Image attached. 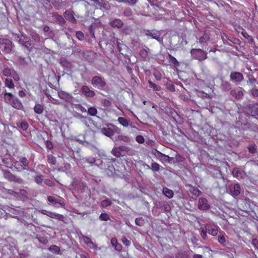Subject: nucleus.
Instances as JSON below:
<instances>
[{"mask_svg":"<svg viewBox=\"0 0 258 258\" xmlns=\"http://www.w3.org/2000/svg\"><path fill=\"white\" fill-rule=\"evenodd\" d=\"M191 55L194 59L203 61L207 58V53L201 49H191Z\"/></svg>","mask_w":258,"mask_h":258,"instance_id":"f257e3e1","label":"nucleus"},{"mask_svg":"<svg viewBox=\"0 0 258 258\" xmlns=\"http://www.w3.org/2000/svg\"><path fill=\"white\" fill-rule=\"evenodd\" d=\"M12 42L8 39L2 38L0 39V48L4 52L9 53L12 49Z\"/></svg>","mask_w":258,"mask_h":258,"instance_id":"f03ea898","label":"nucleus"},{"mask_svg":"<svg viewBox=\"0 0 258 258\" xmlns=\"http://www.w3.org/2000/svg\"><path fill=\"white\" fill-rule=\"evenodd\" d=\"M47 200L55 208H58L60 207L65 208L66 203L63 198L59 199L54 196H49L47 197Z\"/></svg>","mask_w":258,"mask_h":258,"instance_id":"7ed1b4c3","label":"nucleus"},{"mask_svg":"<svg viewBox=\"0 0 258 258\" xmlns=\"http://www.w3.org/2000/svg\"><path fill=\"white\" fill-rule=\"evenodd\" d=\"M4 177L10 182H14L19 184L23 183L22 178L13 174L10 171H4Z\"/></svg>","mask_w":258,"mask_h":258,"instance_id":"20e7f679","label":"nucleus"},{"mask_svg":"<svg viewBox=\"0 0 258 258\" xmlns=\"http://www.w3.org/2000/svg\"><path fill=\"white\" fill-rule=\"evenodd\" d=\"M92 85L95 87L103 88L106 85L104 79L100 76H94L91 80Z\"/></svg>","mask_w":258,"mask_h":258,"instance_id":"39448f33","label":"nucleus"},{"mask_svg":"<svg viewBox=\"0 0 258 258\" xmlns=\"http://www.w3.org/2000/svg\"><path fill=\"white\" fill-rule=\"evenodd\" d=\"M115 126L109 123L107 124L106 127H103L101 129V132L104 135L108 137H111L114 136L115 132Z\"/></svg>","mask_w":258,"mask_h":258,"instance_id":"423d86ee","label":"nucleus"},{"mask_svg":"<svg viewBox=\"0 0 258 258\" xmlns=\"http://www.w3.org/2000/svg\"><path fill=\"white\" fill-rule=\"evenodd\" d=\"M198 207L201 211H206L210 208V206L206 198H200L199 199Z\"/></svg>","mask_w":258,"mask_h":258,"instance_id":"0eeeda50","label":"nucleus"},{"mask_svg":"<svg viewBox=\"0 0 258 258\" xmlns=\"http://www.w3.org/2000/svg\"><path fill=\"white\" fill-rule=\"evenodd\" d=\"M231 81L235 83H240L243 80V75L238 72H232L230 75Z\"/></svg>","mask_w":258,"mask_h":258,"instance_id":"6e6552de","label":"nucleus"},{"mask_svg":"<svg viewBox=\"0 0 258 258\" xmlns=\"http://www.w3.org/2000/svg\"><path fill=\"white\" fill-rule=\"evenodd\" d=\"M155 156L157 157V159H159L162 162H163V161H164L165 162L170 163L171 161L173 159V157H170L168 155H166L164 154H163L157 150Z\"/></svg>","mask_w":258,"mask_h":258,"instance_id":"1a4fd4ad","label":"nucleus"},{"mask_svg":"<svg viewBox=\"0 0 258 258\" xmlns=\"http://www.w3.org/2000/svg\"><path fill=\"white\" fill-rule=\"evenodd\" d=\"M81 91L82 93L87 97H93L95 95V92L90 90L87 86H83L81 88Z\"/></svg>","mask_w":258,"mask_h":258,"instance_id":"9d476101","label":"nucleus"},{"mask_svg":"<svg viewBox=\"0 0 258 258\" xmlns=\"http://www.w3.org/2000/svg\"><path fill=\"white\" fill-rule=\"evenodd\" d=\"M230 191L233 197H237L240 194L241 188L239 183H235L229 187Z\"/></svg>","mask_w":258,"mask_h":258,"instance_id":"9b49d317","label":"nucleus"},{"mask_svg":"<svg viewBox=\"0 0 258 258\" xmlns=\"http://www.w3.org/2000/svg\"><path fill=\"white\" fill-rule=\"evenodd\" d=\"M230 94L236 99H239L243 96V89L241 88L232 89L230 91Z\"/></svg>","mask_w":258,"mask_h":258,"instance_id":"f8f14e48","label":"nucleus"},{"mask_svg":"<svg viewBox=\"0 0 258 258\" xmlns=\"http://www.w3.org/2000/svg\"><path fill=\"white\" fill-rule=\"evenodd\" d=\"M10 105L14 108L19 110H21L23 108V105L21 100L15 96H14Z\"/></svg>","mask_w":258,"mask_h":258,"instance_id":"ddd939ff","label":"nucleus"},{"mask_svg":"<svg viewBox=\"0 0 258 258\" xmlns=\"http://www.w3.org/2000/svg\"><path fill=\"white\" fill-rule=\"evenodd\" d=\"M58 96L67 102H70L72 99V95L63 91L58 92Z\"/></svg>","mask_w":258,"mask_h":258,"instance_id":"4468645a","label":"nucleus"},{"mask_svg":"<svg viewBox=\"0 0 258 258\" xmlns=\"http://www.w3.org/2000/svg\"><path fill=\"white\" fill-rule=\"evenodd\" d=\"M3 94L4 102L10 105L15 96L12 93L7 92L6 91L4 92Z\"/></svg>","mask_w":258,"mask_h":258,"instance_id":"2eb2a0df","label":"nucleus"},{"mask_svg":"<svg viewBox=\"0 0 258 258\" xmlns=\"http://www.w3.org/2000/svg\"><path fill=\"white\" fill-rule=\"evenodd\" d=\"M117 47L118 51L121 54L125 53L128 48L127 46L125 44H123L122 41L118 40L117 41Z\"/></svg>","mask_w":258,"mask_h":258,"instance_id":"dca6fc26","label":"nucleus"},{"mask_svg":"<svg viewBox=\"0 0 258 258\" xmlns=\"http://www.w3.org/2000/svg\"><path fill=\"white\" fill-rule=\"evenodd\" d=\"M109 24L112 27L120 28L122 27L123 23L120 19H115L110 21Z\"/></svg>","mask_w":258,"mask_h":258,"instance_id":"f3484780","label":"nucleus"},{"mask_svg":"<svg viewBox=\"0 0 258 258\" xmlns=\"http://www.w3.org/2000/svg\"><path fill=\"white\" fill-rule=\"evenodd\" d=\"M188 190L192 195H194L196 197L200 196L202 194V191L199 190L197 187L193 186L191 185L188 186Z\"/></svg>","mask_w":258,"mask_h":258,"instance_id":"a211bd4d","label":"nucleus"},{"mask_svg":"<svg viewBox=\"0 0 258 258\" xmlns=\"http://www.w3.org/2000/svg\"><path fill=\"white\" fill-rule=\"evenodd\" d=\"M145 34L147 36H150L152 38L156 39L159 41L160 40V34L158 32H152L150 30H147L145 32Z\"/></svg>","mask_w":258,"mask_h":258,"instance_id":"6ab92c4d","label":"nucleus"},{"mask_svg":"<svg viewBox=\"0 0 258 258\" xmlns=\"http://www.w3.org/2000/svg\"><path fill=\"white\" fill-rule=\"evenodd\" d=\"M83 239L85 243L90 248L92 249H95L97 247L96 244H95L92 240V239L87 236H83Z\"/></svg>","mask_w":258,"mask_h":258,"instance_id":"aec40b11","label":"nucleus"},{"mask_svg":"<svg viewBox=\"0 0 258 258\" xmlns=\"http://www.w3.org/2000/svg\"><path fill=\"white\" fill-rule=\"evenodd\" d=\"M64 17L65 18L69 21L75 23L76 22V20L73 14L70 11H66L64 13Z\"/></svg>","mask_w":258,"mask_h":258,"instance_id":"412c9836","label":"nucleus"},{"mask_svg":"<svg viewBox=\"0 0 258 258\" xmlns=\"http://www.w3.org/2000/svg\"><path fill=\"white\" fill-rule=\"evenodd\" d=\"M33 109L35 113L38 114H42L44 110V106L39 103H36Z\"/></svg>","mask_w":258,"mask_h":258,"instance_id":"4be33fe9","label":"nucleus"},{"mask_svg":"<svg viewBox=\"0 0 258 258\" xmlns=\"http://www.w3.org/2000/svg\"><path fill=\"white\" fill-rule=\"evenodd\" d=\"M205 228L208 233L212 236H216L218 234V227H213L211 226H205Z\"/></svg>","mask_w":258,"mask_h":258,"instance_id":"5701e85b","label":"nucleus"},{"mask_svg":"<svg viewBox=\"0 0 258 258\" xmlns=\"http://www.w3.org/2000/svg\"><path fill=\"white\" fill-rule=\"evenodd\" d=\"M209 39L210 35L208 33L205 32L203 33V35L200 37L199 42L201 44H204L206 43Z\"/></svg>","mask_w":258,"mask_h":258,"instance_id":"b1692460","label":"nucleus"},{"mask_svg":"<svg viewBox=\"0 0 258 258\" xmlns=\"http://www.w3.org/2000/svg\"><path fill=\"white\" fill-rule=\"evenodd\" d=\"M48 216L52 218L57 219L61 221H63L64 218V217L61 214L51 212L48 213Z\"/></svg>","mask_w":258,"mask_h":258,"instance_id":"393cba45","label":"nucleus"},{"mask_svg":"<svg viewBox=\"0 0 258 258\" xmlns=\"http://www.w3.org/2000/svg\"><path fill=\"white\" fill-rule=\"evenodd\" d=\"M168 58L175 68H177L179 66V63L175 57L170 54H168Z\"/></svg>","mask_w":258,"mask_h":258,"instance_id":"a878e982","label":"nucleus"},{"mask_svg":"<svg viewBox=\"0 0 258 258\" xmlns=\"http://www.w3.org/2000/svg\"><path fill=\"white\" fill-rule=\"evenodd\" d=\"M47 160L50 165H55L56 164V158L52 154H48L47 155Z\"/></svg>","mask_w":258,"mask_h":258,"instance_id":"bb28decb","label":"nucleus"},{"mask_svg":"<svg viewBox=\"0 0 258 258\" xmlns=\"http://www.w3.org/2000/svg\"><path fill=\"white\" fill-rule=\"evenodd\" d=\"M5 86L10 89H13L15 88V84L13 80L11 79L7 78L5 81Z\"/></svg>","mask_w":258,"mask_h":258,"instance_id":"cd10ccee","label":"nucleus"},{"mask_svg":"<svg viewBox=\"0 0 258 258\" xmlns=\"http://www.w3.org/2000/svg\"><path fill=\"white\" fill-rule=\"evenodd\" d=\"M14 72L13 68H5L3 71V74L6 77H11Z\"/></svg>","mask_w":258,"mask_h":258,"instance_id":"c85d7f7f","label":"nucleus"},{"mask_svg":"<svg viewBox=\"0 0 258 258\" xmlns=\"http://www.w3.org/2000/svg\"><path fill=\"white\" fill-rule=\"evenodd\" d=\"M163 192L164 195L168 198H171L173 196V191L167 187L163 188Z\"/></svg>","mask_w":258,"mask_h":258,"instance_id":"c756f323","label":"nucleus"},{"mask_svg":"<svg viewBox=\"0 0 258 258\" xmlns=\"http://www.w3.org/2000/svg\"><path fill=\"white\" fill-rule=\"evenodd\" d=\"M71 169V165L68 163H65L63 166L58 169L59 171H64L66 172H70Z\"/></svg>","mask_w":258,"mask_h":258,"instance_id":"7c9ffc66","label":"nucleus"},{"mask_svg":"<svg viewBox=\"0 0 258 258\" xmlns=\"http://www.w3.org/2000/svg\"><path fill=\"white\" fill-rule=\"evenodd\" d=\"M118 121L123 126L127 127L128 125L129 120L123 117H119L118 118Z\"/></svg>","mask_w":258,"mask_h":258,"instance_id":"2f4dec72","label":"nucleus"},{"mask_svg":"<svg viewBox=\"0 0 258 258\" xmlns=\"http://www.w3.org/2000/svg\"><path fill=\"white\" fill-rule=\"evenodd\" d=\"M149 87L152 88L155 91H159L161 90V87L160 86L157 85L156 84L153 83L151 81H148Z\"/></svg>","mask_w":258,"mask_h":258,"instance_id":"473e14b6","label":"nucleus"},{"mask_svg":"<svg viewBox=\"0 0 258 258\" xmlns=\"http://www.w3.org/2000/svg\"><path fill=\"white\" fill-rule=\"evenodd\" d=\"M221 87L224 91H228L231 89V84L227 81H223L221 84Z\"/></svg>","mask_w":258,"mask_h":258,"instance_id":"72a5a7b5","label":"nucleus"},{"mask_svg":"<svg viewBox=\"0 0 258 258\" xmlns=\"http://www.w3.org/2000/svg\"><path fill=\"white\" fill-rule=\"evenodd\" d=\"M88 114L91 116H95L97 114V110L95 107H90L88 109Z\"/></svg>","mask_w":258,"mask_h":258,"instance_id":"f704fd0d","label":"nucleus"},{"mask_svg":"<svg viewBox=\"0 0 258 258\" xmlns=\"http://www.w3.org/2000/svg\"><path fill=\"white\" fill-rule=\"evenodd\" d=\"M149 48L143 49L140 51L139 54L140 56L144 59H145L148 56Z\"/></svg>","mask_w":258,"mask_h":258,"instance_id":"c9c22d12","label":"nucleus"},{"mask_svg":"<svg viewBox=\"0 0 258 258\" xmlns=\"http://www.w3.org/2000/svg\"><path fill=\"white\" fill-rule=\"evenodd\" d=\"M28 51H30L33 47V45L31 41L28 39L23 45Z\"/></svg>","mask_w":258,"mask_h":258,"instance_id":"e433bc0d","label":"nucleus"},{"mask_svg":"<svg viewBox=\"0 0 258 258\" xmlns=\"http://www.w3.org/2000/svg\"><path fill=\"white\" fill-rule=\"evenodd\" d=\"M18 126L22 130L26 131L28 128L29 125L27 121H23L18 124Z\"/></svg>","mask_w":258,"mask_h":258,"instance_id":"4c0bfd02","label":"nucleus"},{"mask_svg":"<svg viewBox=\"0 0 258 258\" xmlns=\"http://www.w3.org/2000/svg\"><path fill=\"white\" fill-rule=\"evenodd\" d=\"M218 240V242L223 246H225L226 245V239L223 235H219Z\"/></svg>","mask_w":258,"mask_h":258,"instance_id":"58836bf2","label":"nucleus"},{"mask_svg":"<svg viewBox=\"0 0 258 258\" xmlns=\"http://www.w3.org/2000/svg\"><path fill=\"white\" fill-rule=\"evenodd\" d=\"M160 167V166L158 163L154 162L152 163L150 169H152L154 172H156L159 171Z\"/></svg>","mask_w":258,"mask_h":258,"instance_id":"ea45409f","label":"nucleus"},{"mask_svg":"<svg viewBox=\"0 0 258 258\" xmlns=\"http://www.w3.org/2000/svg\"><path fill=\"white\" fill-rule=\"evenodd\" d=\"M49 250L55 253H59L60 251V248L55 245H51L49 248Z\"/></svg>","mask_w":258,"mask_h":258,"instance_id":"a19ab883","label":"nucleus"},{"mask_svg":"<svg viewBox=\"0 0 258 258\" xmlns=\"http://www.w3.org/2000/svg\"><path fill=\"white\" fill-rule=\"evenodd\" d=\"M117 139L119 141H123L125 143H128L130 141V138L127 136H124V135H119L117 137Z\"/></svg>","mask_w":258,"mask_h":258,"instance_id":"79ce46f5","label":"nucleus"},{"mask_svg":"<svg viewBox=\"0 0 258 258\" xmlns=\"http://www.w3.org/2000/svg\"><path fill=\"white\" fill-rule=\"evenodd\" d=\"M17 38H19V43L22 44V45L24 44L25 41L28 39V37L23 35H18Z\"/></svg>","mask_w":258,"mask_h":258,"instance_id":"37998d69","label":"nucleus"},{"mask_svg":"<svg viewBox=\"0 0 258 258\" xmlns=\"http://www.w3.org/2000/svg\"><path fill=\"white\" fill-rule=\"evenodd\" d=\"M111 153L114 156L117 157H119L121 156L120 149L117 148H113L111 151Z\"/></svg>","mask_w":258,"mask_h":258,"instance_id":"c03bdc74","label":"nucleus"},{"mask_svg":"<svg viewBox=\"0 0 258 258\" xmlns=\"http://www.w3.org/2000/svg\"><path fill=\"white\" fill-rule=\"evenodd\" d=\"M111 201L108 199L103 200L101 203V206L102 208H106L111 205Z\"/></svg>","mask_w":258,"mask_h":258,"instance_id":"a18cd8bd","label":"nucleus"},{"mask_svg":"<svg viewBox=\"0 0 258 258\" xmlns=\"http://www.w3.org/2000/svg\"><path fill=\"white\" fill-rule=\"evenodd\" d=\"M121 240L125 246L128 247L131 245V241L128 240L125 236H122Z\"/></svg>","mask_w":258,"mask_h":258,"instance_id":"49530a36","label":"nucleus"},{"mask_svg":"<svg viewBox=\"0 0 258 258\" xmlns=\"http://www.w3.org/2000/svg\"><path fill=\"white\" fill-rule=\"evenodd\" d=\"M100 220L104 221L110 220L109 216L107 213H101L99 216Z\"/></svg>","mask_w":258,"mask_h":258,"instance_id":"de8ad7c7","label":"nucleus"},{"mask_svg":"<svg viewBox=\"0 0 258 258\" xmlns=\"http://www.w3.org/2000/svg\"><path fill=\"white\" fill-rule=\"evenodd\" d=\"M43 181V176L42 175H37L35 177V181L38 184H40Z\"/></svg>","mask_w":258,"mask_h":258,"instance_id":"09e8293b","label":"nucleus"},{"mask_svg":"<svg viewBox=\"0 0 258 258\" xmlns=\"http://www.w3.org/2000/svg\"><path fill=\"white\" fill-rule=\"evenodd\" d=\"M75 107L77 110L81 111L82 113H85L87 112L86 109L80 104H76L75 105Z\"/></svg>","mask_w":258,"mask_h":258,"instance_id":"8fccbe9b","label":"nucleus"},{"mask_svg":"<svg viewBox=\"0 0 258 258\" xmlns=\"http://www.w3.org/2000/svg\"><path fill=\"white\" fill-rule=\"evenodd\" d=\"M20 162L22 163L25 167H28L29 161L26 157H22L20 159Z\"/></svg>","mask_w":258,"mask_h":258,"instance_id":"3c124183","label":"nucleus"},{"mask_svg":"<svg viewBox=\"0 0 258 258\" xmlns=\"http://www.w3.org/2000/svg\"><path fill=\"white\" fill-rule=\"evenodd\" d=\"M37 238L38 239L39 242L43 244H45L48 242L47 238L45 237H37Z\"/></svg>","mask_w":258,"mask_h":258,"instance_id":"603ef678","label":"nucleus"},{"mask_svg":"<svg viewBox=\"0 0 258 258\" xmlns=\"http://www.w3.org/2000/svg\"><path fill=\"white\" fill-rule=\"evenodd\" d=\"M119 1L121 2H123V3H127L130 5H131V6L135 5V4H136V3L138 2V0H119Z\"/></svg>","mask_w":258,"mask_h":258,"instance_id":"864d4df0","label":"nucleus"},{"mask_svg":"<svg viewBox=\"0 0 258 258\" xmlns=\"http://www.w3.org/2000/svg\"><path fill=\"white\" fill-rule=\"evenodd\" d=\"M76 37L80 40H83L84 38V35L82 32L77 31L76 33Z\"/></svg>","mask_w":258,"mask_h":258,"instance_id":"5fc2aeb1","label":"nucleus"},{"mask_svg":"<svg viewBox=\"0 0 258 258\" xmlns=\"http://www.w3.org/2000/svg\"><path fill=\"white\" fill-rule=\"evenodd\" d=\"M136 141L139 144H143L145 142V139L143 136L141 135H138L136 137Z\"/></svg>","mask_w":258,"mask_h":258,"instance_id":"6e6d98bb","label":"nucleus"},{"mask_svg":"<svg viewBox=\"0 0 258 258\" xmlns=\"http://www.w3.org/2000/svg\"><path fill=\"white\" fill-rule=\"evenodd\" d=\"M85 160L84 161V163L86 162L91 165L94 164L96 161L95 158L94 157H90L88 158H86Z\"/></svg>","mask_w":258,"mask_h":258,"instance_id":"4d7b16f0","label":"nucleus"},{"mask_svg":"<svg viewBox=\"0 0 258 258\" xmlns=\"http://www.w3.org/2000/svg\"><path fill=\"white\" fill-rule=\"evenodd\" d=\"M44 183L45 184L50 187H52L55 185L54 182L50 179H45L44 180Z\"/></svg>","mask_w":258,"mask_h":258,"instance_id":"13d9d810","label":"nucleus"},{"mask_svg":"<svg viewBox=\"0 0 258 258\" xmlns=\"http://www.w3.org/2000/svg\"><path fill=\"white\" fill-rule=\"evenodd\" d=\"M153 75H154V77L155 78V79L157 81L161 80V79L162 78V75H161V74L159 72H154L153 73Z\"/></svg>","mask_w":258,"mask_h":258,"instance_id":"bf43d9fd","label":"nucleus"},{"mask_svg":"<svg viewBox=\"0 0 258 258\" xmlns=\"http://www.w3.org/2000/svg\"><path fill=\"white\" fill-rule=\"evenodd\" d=\"M11 77H12L15 81H18L20 80V77L18 74L16 72L15 70L14 72H13Z\"/></svg>","mask_w":258,"mask_h":258,"instance_id":"052dcab7","label":"nucleus"},{"mask_svg":"<svg viewBox=\"0 0 258 258\" xmlns=\"http://www.w3.org/2000/svg\"><path fill=\"white\" fill-rule=\"evenodd\" d=\"M46 147L47 149L51 150L53 148V145L51 142L49 141H47V142H46Z\"/></svg>","mask_w":258,"mask_h":258,"instance_id":"680f3d73","label":"nucleus"},{"mask_svg":"<svg viewBox=\"0 0 258 258\" xmlns=\"http://www.w3.org/2000/svg\"><path fill=\"white\" fill-rule=\"evenodd\" d=\"M248 151L250 153H255L256 151V148L254 145H250L248 148Z\"/></svg>","mask_w":258,"mask_h":258,"instance_id":"e2e57ef3","label":"nucleus"},{"mask_svg":"<svg viewBox=\"0 0 258 258\" xmlns=\"http://www.w3.org/2000/svg\"><path fill=\"white\" fill-rule=\"evenodd\" d=\"M250 92L252 95L255 97L258 96V89H252L251 90Z\"/></svg>","mask_w":258,"mask_h":258,"instance_id":"0e129e2a","label":"nucleus"},{"mask_svg":"<svg viewBox=\"0 0 258 258\" xmlns=\"http://www.w3.org/2000/svg\"><path fill=\"white\" fill-rule=\"evenodd\" d=\"M123 14L125 16L129 17L132 15V11L131 9H126L124 11Z\"/></svg>","mask_w":258,"mask_h":258,"instance_id":"69168bd1","label":"nucleus"},{"mask_svg":"<svg viewBox=\"0 0 258 258\" xmlns=\"http://www.w3.org/2000/svg\"><path fill=\"white\" fill-rule=\"evenodd\" d=\"M239 172L237 168H234L232 171V174L234 177H238Z\"/></svg>","mask_w":258,"mask_h":258,"instance_id":"338daca9","label":"nucleus"},{"mask_svg":"<svg viewBox=\"0 0 258 258\" xmlns=\"http://www.w3.org/2000/svg\"><path fill=\"white\" fill-rule=\"evenodd\" d=\"M114 247H115V249L116 250H117L118 251H121L122 249V245L120 243H118L117 244H116L115 246H114Z\"/></svg>","mask_w":258,"mask_h":258,"instance_id":"774afa93","label":"nucleus"}]
</instances>
